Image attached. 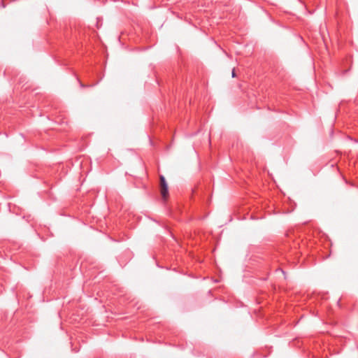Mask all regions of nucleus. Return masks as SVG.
Masks as SVG:
<instances>
[{"label": "nucleus", "mask_w": 358, "mask_h": 358, "mask_svg": "<svg viewBox=\"0 0 358 358\" xmlns=\"http://www.w3.org/2000/svg\"><path fill=\"white\" fill-rule=\"evenodd\" d=\"M160 186H161V194L165 199L169 195L168 185L166 182L165 178L163 176H160Z\"/></svg>", "instance_id": "1"}, {"label": "nucleus", "mask_w": 358, "mask_h": 358, "mask_svg": "<svg viewBox=\"0 0 358 358\" xmlns=\"http://www.w3.org/2000/svg\"><path fill=\"white\" fill-rule=\"evenodd\" d=\"M78 81H79V83H80V86L81 87H83H83H87V85H84L83 83H82L79 80H78Z\"/></svg>", "instance_id": "2"}, {"label": "nucleus", "mask_w": 358, "mask_h": 358, "mask_svg": "<svg viewBox=\"0 0 358 358\" xmlns=\"http://www.w3.org/2000/svg\"><path fill=\"white\" fill-rule=\"evenodd\" d=\"M236 75L235 71H234V70L232 71V77H234H234H236Z\"/></svg>", "instance_id": "3"}, {"label": "nucleus", "mask_w": 358, "mask_h": 358, "mask_svg": "<svg viewBox=\"0 0 358 358\" xmlns=\"http://www.w3.org/2000/svg\"><path fill=\"white\" fill-rule=\"evenodd\" d=\"M1 6H2L3 8H4V7H5V5H4L3 2H1Z\"/></svg>", "instance_id": "4"}]
</instances>
